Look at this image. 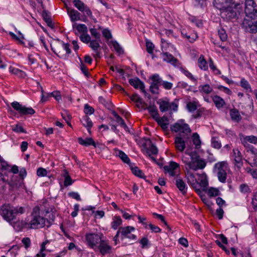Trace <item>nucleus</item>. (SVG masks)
<instances>
[{
    "mask_svg": "<svg viewBox=\"0 0 257 257\" xmlns=\"http://www.w3.org/2000/svg\"><path fill=\"white\" fill-rule=\"evenodd\" d=\"M182 161L187 168L194 171L203 169L206 165L205 161L201 158L196 151L190 152L188 149L182 155Z\"/></svg>",
    "mask_w": 257,
    "mask_h": 257,
    "instance_id": "1",
    "label": "nucleus"
},
{
    "mask_svg": "<svg viewBox=\"0 0 257 257\" xmlns=\"http://www.w3.org/2000/svg\"><path fill=\"white\" fill-rule=\"evenodd\" d=\"M26 212V208L23 206H14L11 204H3L0 209V214L7 221L12 223L17 215L23 214Z\"/></svg>",
    "mask_w": 257,
    "mask_h": 257,
    "instance_id": "2",
    "label": "nucleus"
},
{
    "mask_svg": "<svg viewBox=\"0 0 257 257\" xmlns=\"http://www.w3.org/2000/svg\"><path fill=\"white\" fill-rule=\"evenodd\" d=\"M42 215V211L39 206L33 209L30 220H29V229H38L45 226L46 219Z\"/></svg>",
    "mask_w": 257,
    "mask_h": 257,
    "instance_id": "3",
    "label": "nucleus"
},
{
    "mask_svg": "<svg viewBox=\"0 0 257 257\" xmlns=\"http://www.w3.org/2000/svg\"><path fill=\"white\" fill-rule=\"evenodd\" d=\"M172 132L178 133L177 137H181L184 138H190L191 130L187 123H185L184 120L181 119L174 123L171 126Z\"/></svg>",
    "mask_w": 257,
    "mask_h": 257,
    "instance_id": "4",
    "label": "nucleus"
},
{
    "mask_svg": "<svg viewBox=\"0 0 257 257\" xmlns=\"http://www.w3.org/2000/svg\"><path fill=\"white\" fill-rule=\"evenodd\" d=\"M242 12V6L239 3L232 1H226V19L229 20L236 19Z\"/></svg>",
    "mask_w": 257,
    "mask_h": 257,
    "instance_id": "5",
    "label": "nucleus"
},
{
    "mask_svg": "<svg viewBox=\"0 0 257 257\" xmlns=\"http://www.w3.org/2000/svg\"><path fill=\"white\" fill-rule=\"evenodd\" d=\"M242 28L247 33H257V16H246L241 23Z\"/></svg>",
    "mask_w": 257,
    "mask_h": 257,
    "instance_id": "6",
    "label": "nucleus"
},
{
    "mask_svg": "<svg viewBox=\"0 0 257 257\" xmlns=\"http://www.w3.org/2000/svg\"><path fill=\"white\" fill-rule=\"evenodd\" d=\"M135 230V229L134 227L130 226L119 227L113 238L114 240L116 242L117 238L120 234L121 239H123L125 238H128L131 239H136V236L132 233Z\"/></svg>",
    "mask_w": 257,
    "mask_h": 257,
    "instance_id": "7",
    "label": "nucleus"
},
{
    "mask_svg": "<svg viewBox=\"0 0 257 257\" xmlns=\"http://www.w3.org/2000/svg\"><path fill=\"white\" fill-rule=\"evenodd\" d=\"M53 52L58 57L66 59L71 53V50L69 48V44L61 42V45L57 46L55 48H52Z\"/></svg>",
    "mask_w": 257,
    "mask_h": 257,
    "instance_id": "8",
    "label": "nucleus"
},
{
    "mask_svg": "<svg viewBox=\"0 0 257 257\" xmlns=\"http://www.w3.org/2000/svg\"><path fill=\"white\" fill-rule=\"evenodd\" d=\"M159 105V108L161 111L165 112L168 110H173L176 111L178 109V100L175 99L172 102H169L167 100L160 99L157 101Z\"/></svg>",
    "mask_w": 257,
    "mask_h": 257,
    "instance_id": "9",
    "label": "nucleus"
},
{
    "mask_svg": "<svg viewBox=\"0 0 257 257\" xmlns=\"http://www.w3.org/2000/svg\"><path fill=\"white\" fill-rule=\"evenodd\" d=\"M244 13L245 16H257V4L254 0H245Z\"/></svg>",
    "mask_w": 257,
    "mask_h": 257,
    "instance_id": "10",
    "label": "nucleus"
},
{
    "mask_svg": "<svg viewBox=\"0 0 257 257\" xmlns=\"http://www.w3.org/2000/svg\"><path fill=\"white\" fill-rule=\"evenodd\" d=\"M150 79L151 80L150 86V91L153 94L159 93V86L161 84L162 79L158 74L152 75Z\"/></svg>",
    "mask_w": 257,
    "mask_h": 257,
    "instance_id": "11",
    "label": "nucleus"
},
{
    "mask_svg": "<svg viewBox=\"0 0 257 257\" xmlns=\"http://www.w3.org/2000/svg\"><path fill=\"white\" fill-rule=\"evenodd\" d=\"M12 107L19 112L21 115L33 114L35 111L32 107H27L17 101H14L11 103Z\"/></svg>",
    "mask_w": 257,
    "mask_h": 257,
    "instance_id": "12",
    "label": "nucleus"
},
{
    "mask_svg": "<svg viewBox=\"0 0 257 257\" xmlns=\"http://www.w3.org/2000/svg\"><path fill=\"white\" fill-rule=\"evenodd\" d=\"M101 236L97 233H87L85 239L88 246L91 248L97 246L101 240Z\"/></svg>",
    "mask_w": 257,
    "mask_h": 257,
    "instance_id": "13",
    "label": "nucleus"
},
{
    "mask_svg": "<svg viewBox=\"0 0 257 257\" xmlns=\"http://www.w3.org/2000/svg\"><path fill=\"white\" fill-rule=\"evenodd\" d=\"M73 3L74 6L85 16L92 17V13L89 8L80 0H74Z\"/></svg>",
    "mask_w": 257,
    "mask_h": 257,
    "instance_id": "14",
    "label": "nucleus"
},
{
    "mask_svg": "<svg viewBox=\"0 0 257 257\" xmlns=\"http://www.w3.org/2000/svg\"><path fill=\"white\" fill-rule=\"evenodd\" d=\"M214 171L216 173L219 180L225 182V162L222 161L216 163L214 167Z\"/></svg>",
    "mask_w": 257,
    "mask_h": 257,
    "instance_id": "15",
    "label": "nucleus"
},
{
    "mask_svg": "<svg viewBox=\"0 0 257 257\" xmlns=\"http://www.w3.org/2000/svg\"><path fill=\"white\" fill-rule=\"evenodd\" d=\"M218 35L220 38V40H214L213 41L214 45L215 46L216 50L219 52H220V50L219 49H221L223 51L225 47L224 41L225 40V30L223 29L218 30Z\"/></svg>",
    "mask_w": 257,
    "mask_h": 257,
    "instance_id": "16",
    "label": "nucleus"
},
{
    "mask_svg": "<svg viewBox=\"0 0 257 257\" xmlns=\"http://www.w3.org/2000/svg\"><path fill=\"white\" fill-rule=\"evenodd\" d=\"M190 138H184L181 137H176L174 140V145L176 150L180 152H183L186 148V142Z\"/></svg>",
    "mask_w": 257,
    "mask_h": 257,
    "instance_id": "17",
    "label": "nucleus"
},
{
    "mask_svg": "<svg viewBox=\"0 0 257 257\" xmlns=\"http://www.w3.org/2000/svg\"><path fill=\"white\" fill-rule=\"evenodd\" d=\"M166 173H168L171 176H174L176 175L177 171L179 170V165L175 162H171L169 165L164 167Z\"/></svg>",
    "mask_w": 257,
    "mask_h": 257,
    "instance_id": "18",
    "label": "nucleus"
},
{
    "mask_svg": "<svg viewBox=\"0 0 257 257\" xmlns=\"http://www.w3.org/2000/svg\"><path fill=\"white\" fill-rule=\"evenodd\" d=\"M100 39H99V40L95 39L94 40H91L90 42L89 47L95 53L93 54V56L96 59L100 58Z\"/></svg>",
    "mask_w": 257,
    "mask_h": 257,
    "instance_id": "19",
    "label": "nucleus"
},
{
    "mask_svg": "<svg viewBox=\"0 0 257 257\" xmlns=\"http://www.w3.org/2000/svg\"><path fill=\"white\" fill-rule=\"evenodd\" d=\"M12 225L18 231L22 230L23 228L29 229V220H18L12 222Z\"/></svg>",
    "mask_w": 257,
    "mask_h": 257,
    "instance_id": "20",
    "label": "nucleus"
},
{
    "mask_svg": "<svg viewBox=\"0 0 257 257\" xmlns=\"http://www.w3.org/2000/svg\"><path fill=\"white\" fill-rule=\"evenodd\" d=\"M240 140L241 142V144L245 147H248L249 146L248 142H249L253 144H257V137L254 136H243V135H242L240 137Z\"/></svg>",
    "mask_w": 257,
    "mask_h": 257,
    "instance_id": "21",
    "label": "nucleus"
},
{
    "mask_svg": "<svg viewBox=\"0 0 257 257\" xmlns=\"http://www.w3.org/2000/svg\"><path fill=\"white\" fill-rule=\"evenodd\" d=\"M161 55L164 61L171 63V64L175 66L177 65L178 63V61L172 55L167 52H165L161 54Z\"/></svg>",
    "mask_w": 257,
    "mask_h": 257,
    "instance_id": "22",
    "label": "nucleus"
},
{
    "mask_svg": "<svg viewBox=\"0 0 257 257\" xmlns=\"http://www.w3.org/2000/svg\"><path fill=\"white\" fill-rule=\"evenodd\" d=\"M175 184L179 191L183 194H185L187 190V186L185 182L180 177H177L176 179Z\"/></svg>",
    "mask_w": 257,
    "mask_h": 257,
    "instance_id": "23",
    "label": "nucleus"
},
{
    "mask_svg": "<svg viewBox=\"0 0 257 257\" xmlns=\"http://www.w3.org/2000/svg\"><path fill=\"white\" fill-rule=\"evenodd\" d=\"M67 9V12L68 15L70 18L72 22L80 20V13L74 9H70V8L66 6Z\"/></svg>",
    "mask_w": 257,
    "mask_h": 257,
    "instance_id": "24",
    "label": "nucleus"
},
{
    "mask_svg": "<svg viewBox=\"0 0 257 257\" xmlns=\"http://www.w3.org/2000/svg\"><path fill=\"white\" fill-rule=\"evenodd\" d=\"M98 248L100 253L104 255L110 252L111 246L108 245L106 241L101 240L99 243Z\"/></svg>",
    "mask_w": 257,
    "mask_h": 257,
    "instance_id": "25",
    "label": "nucleus"
},
{
    "mask_svg": "<svg viewBox=\"0 0 257 257\" xmlns=\"http://www.w3.org/2000/svg\"><path fill=\"white\" fill-rule=\"evenodd\" d=\"M158 150L157 147L151 143L149 146L146 148V154L154 161H156V159L154 157H152L151 155H156L158 154Z\"/></svg>",
    "mask_w": 257,
    "mask_h": 257,
    "instance_id": "26",
    "label": "nucleus"
},
{
    "mask_svg": "<svg viewBox=\"0 0 257 257\" xmlns=\"http://www.w3.org/2000/svg\"><path fill=\"white\" fill-rule=\"evenodd\" d=\"M130 84L136 89H140V90L145 88V84L138 78H132L129 80Z\"/></svg>",
    "mask_w": 257,
    "mask_h": 257,
    "instance_id": "27",
    "label": "nucleus"
},
{
    "mask_svg": "<svg viewBox=\"0 0 257 257\" xmlns=\"http://www.w3.org/2000/svg\"><path fill=\"white\" fill-rule=\"evenodd\" d=\"M233 157L236 164L239 165L238 167H240L242 165V159L241 154L238 149L233 150Z\"/></svg>",
    "mask_w": 257,
    "mask_h": 257,
    "instance_id": "28",
    "label": "nucleus"
},
{
    "mask_svg": "<svg viewBox=\"0 0 257 257\" xmlns=\"http://www.w3.org/2000/svg\"><path fill=\"white\" fill-rule=\"evenodd\" d=\"M215 242L223 250H225V236L223 234H215Z\"/></svg>",
    "mask_w": 257,
    "mask_h": 257,
    "instance_id": "29",
    "label": "nucleus"
},
{
    "mask_svg": "<svg viewBox=\"0 0 257 257\" xmlns=\"http://www.w3.org/2000/svg\"><path fill=\"white\" fill-rule=\"evenodd\" d=\"M156 120L163 130L166 131L167 130L169 125V119L167 117L164 116L161 118L158 117Z\"/></svg>",
    "mask_w": 257,
    "mask_h": 257,
    "instance_id": "30",
    "label": "nucleus"
},
{
    "mask_svg": "<svg viewBox=\"0 0 257 257\" xmlns=\"http://www.w3.org/2000/svg\"><path fill=\"white\" fill-rule=\"evenodd\" d=\"M230 116L231 120L236 122H239L242 118L238 110L236 109H232L230 110Z\"/></svg>",
    "mask_w": 257,
    "mask_h": 257,
    "instance_id": "31",
    "label": "nucleus"
},
{
    "mask_svg": "<svg viewBox=\"0 0 257 257\" xmlns=\"http://www.w3.org/2000/svg\"><path fill=\"white\" fill-rule=\"evenodd\" d=\"M78 142L80 145L83 146H88L92 145L94 147H96V144L95 142L91 138H87L85 140H84L81 138H79L78 139Z\"/></svg>",
    "mask_w": 257,
    "mask_h": 257,
    "instance_id": "32",
    "label": "nucleus"
},
{
    "mask_svg": "<svg viewBox=\"0 0 257 257\" xmlns=\"http://www.w3.org/2000/svg\"><path fill=\"white\" fill-rule=\"evenodd\" d=\"M81 122L83 126L86 127L88 132L90 133V128L92 127L93 123L90 118L87 115L83 116L81 119Z\"/></svg>",
    "mask_w": 257,
    "mask_h": 257,
    "instance_id": "33",
    "label": "nucleus"
},
{
    "mask_svg": "<svg viewBox=\"0 0 257 257\" xmlns=\"http://www.w3.org/2000/svg\"><path fill=\"white\" fill-rule=\"evenodd\" d=\"M113 116L115 117L116 121L121 126L123 127L125 131H127L128 129L127 126L124 122V120L115 111L112 112Z\"/></svg>",
    "mask_w": 257,
    "mask_h": 257,
    "instance_id": "34",
    "label": "nucleus"
},
{
    "mask_svg": "<svg viewBox=\"0 0 257 257\" xmlns=\"http://www.w3.org/2000/svg\"><path fill=\"white\" fill-rule=\"evenodd\" d=\"M115 155L119 157L123 162L128 164H130V159L123 152L120 150H115Z\"/></svg>",
    "mask_w": 257,
    "mask_h": 257,
    "instance_id": "35",
    "label": "nucleus"
},
{
    "mask_svg": "<svg viewBox=\"0 0 257 257\" xmlns=\"http://www.w3.org/2000/svg\"><path fill=\"white\" fill-rule=\"evenodd\" d=\"M111 45L114 48L115 51L118 53L119 55H121L123 54L124 51L122 48L120 46V45L118 44V43L115 40L111 41L110 42Z\"/></svg>",
    "mask_w": 257,
    "mask_h": 257,
    "instance_id": "36",
    "label": "nucleus"
},
{
    "mask_svg": "<svg viewBox=\"0 0 257 257\" xmlns=\"http://www.w3.org/2000/svg\"><path fill=\"white\" fill-rule=\"evenodd\" d=\"M199 92L205 94H209L213 91V88L209 84L201 85L198 87Z\"/></svg>",
    "mask_w": 257,
    "mask_h": 257,
    "instance_id": "37",
    "label": "nucleus"
},
{
    "mask_svg": "<svg viewBox=\"0 0 257 257\" xmlns=\"http://www.w3.org/2000/svg\"><path fill=\"white\" fill-rule=\"evenodd\" d=\"M152 116L155 119L159 117L157 108L155 105H150L147 108Z\"/></svg>",
    "mask_w": 257,
    "mask_h": 257,
    "instance_id": "38",
    "label": "nucleus"
},
{
    "mask_svg": "<svg viewBox=\"0 0 257 257\" xmlns=\"http://www.w3.org/2000/svg\"><path fill=\"white\" fill-rule=\"evenodd\" d=\"M198 64L199 68L202 70H206L208 69L207 62L203 55H201L198 58Z\"/></svg>",
    "mask_w": 257,
    "mask_h": 257,
    "instance_id": "39",
    "label": "nucleus"
},
{
    "mask_svg": "<svg viewBox=\"0 0 257 257\" xmlns=\"http://www.w3.org/2000/svg\"><path fill=\"white\" fill-rule=\"evenodd\" d=\"M199 106V102L197 100L189 101L187 104V108L190 112L194 111Z\"/></svg>",
    "mask_w": 257,
    "mask_h": 257,
    "instance_id": "40",
    "label": "nucleus"
},
{
    "mask_svg": "<svg viewBox=\"0 0 257 257\" xmlns=\"http://www.w3.org/2000/svg\"><path fill=\"white\" fill-rule=\"evenodd\" d=\"M225 0H214V6L222 13L225 10Z\"/></svg>",
    "mask_w": 257,
    "mask_h": 257,
    "instance_id": "41",
    "label": "nucleus"
},
{
    "mask_svg": "<svg viewBox=\"0 0 257 257\" xmlns=\"http://www.w3.org/2000/svg\"><path fill=\"white\" fill-rule=\"evenodd\" d=\"M212 99L216 106L218 108L222 107L224 104V100L217 95L213 96Z\"/></svg>",
    "mask_w": 257,
    "mask_h": 257,
    "instance_id": "42",
    "label": "nucleus"
},
{
    "mask_svg": "<svg viewBox=\"0 0 257 257\" xmlns=\"http://www.w3.org/2000/svg\"><path fill=\"white\" fill-rule=\"evenodd\" d=\"M207 192L210 197H216L220 194L219 190L213 187L209 188Z\"/></svg>",
    "mask_w": 257,
    "mask_h": 257,
    "instance_id": "43",
    "label": "nucleus"
},
{
    "mask_svg": "<svg viewBox=\"0 0 257 257\" xmlns=\"http://www.w3.org/2000/svg\"><path fill=\"white\" fill-rule=\"evenodd\" d=\"M121 223L122 220L119 216H114L111 222V227L114 229H116Z\"/></svg>",
    "mask_w": 257,
    "mask_h": 257,
    "instance_id": "44",
    "label": "nucleus"
},
{
    "mask_svg": "<svg viewBox=\"0 0 257 257\" xmlns=\"http://www.w3.org/2000/svg\"><path fill=\"white\" fill-rule=\"evenodd\" d=\"M240 83V86L244 89H245L246 91L248 92H252L250 84H249L248 82L244 78H242L241 79Z\"/></svg>",
    "mask_w": 257,
    "mask_h": 257,
    "instance_id": "45",
    "label": "nucleus"
},
{
    "mask_svg": "<svg viewBox=\"0 0 257 257\" xmlns=\"http://www.w3.org/2000/svg\"><path fill=\"white\" fill-rule=\"evenodd\" d=\"M132 171L133 173L136 175V176H138L141 178H145V176L144 174L143 173V172L139 169L137 167H132L130 165Z\"/></svg>",
    "mask_w": 257,
    "mask_h": 257,
    "instance_id": "46",
    "label": "nucleus"
},
{
    "mask_svg": "<svg viewBox=\"0 0 257 257\" xmlns=\"http://www.w3.org/2000/svg\"><path fill=\"white\" fill-rule=\"evenodd\" d=\"M180 70L181 72L188 78L195 83H197V79L195 78L190 72L182 67L180 68Z\"/></svg>",
    "mask_w": 257,
    "mask_h": 257,
    "instance_id": "47",
    "label": "nucleus"
},
{
    "mask_svg": "<svg viewBox=\"0 0 257 257\" xmlns=\"http://www.w3.org/2000/svg\"><path fill=\"white\" fill-rule=\"evenodd\" d=\"M95 209L94 207L92 206H88L86 210H92V212L94 214L95 217H97L98 216L99 218H102L104 215V212L102 210L101 211H94V209Z\"/></svg>",
    "mask_w": 257,
    "mask_h": 257,
    "instance_id": "48",
    "label": "nucleus"
},
{
    "mask_svg": "<svg viewBox=\"0 0 257 257\" xmlns=\"http://www.w3.org/2000/svg\"><path fill=\"white\" fill-rule=\"evenodd\" d=\"M181 34L183 37L186 38L187 40L191 43L194 42L197 38V36L196 35H193L192 37H191L190 35H188L184 30H183L181 32Z\"/></svg>",
    "mask_w": 257,
    "mask_h": 257,
    "instance_id": "49",
    "label": "nucleus"
},
{
    "mask_svg": "<svg viewBox=\"0 0 257 257\" xmlns=\"http://www.w3.org/2000/svg\"><path fill=\"white\" fill-rule=\"evenodd\" d=\"M192 141L194 145H195L196 148H198L201 145V141L198 134L194 133L192 135Z\"/></svg>",
    "mask_w": 257,
    "mask_h": 257,
    "instance_id": "50",
    "label": "nucleus"
},
{
    "mask_svg": "<svg viewBox=\"0 0 257 257\" xmlns=\"http://www.w3.org/2000/svg\"><path fill=\"white\" fill-rule=\"evenodd\" d=\"M252 161L250 162L248 159L245 160V161L249 164L251 167H255L257 170V154H253Z\"/></svg>",
    "mask_w": 257,
    "mask_h": 257,
    "instance_id": "51",
    "label": "nucleus"
},
{
    "mask_svg": "<svg viewBox=\"0 0 257 257\" xmlns=\"http://www.w3.org/2000/svg\"><path fill=\"white\" fill-rule=\"evenodd\" d=\"M228 175V177L229 178L228 179V186L229 188L230 191H232L233 190V186L230 184V182L232 181V179H233V177L231 176V173L230 170H227V167H226V179L227 178V175Z\"/></svg>",
    "mask_w": 257,
    "mask_h": 257,
    "instance_id": "52",
    "label": "nucleus"
},
{
    "mask_svg": "<svg viewBox=\"0 0 257 257\" xmlns=\"http://www.w3.org/2000/svg\"><path fill=\"white\" fill-rule=\"evenodd\" d=\"M76 30L82 34L87 33V28L84 24H78L76 26Z\"/></svg>",
    "mask_w": 257,
    "mask_h": 257,
    "instance_id": "53",
    "label": "nucleus"
},
{
    "mask_svg": "<svg viewBox=\"0 0 257 257\" xmlns=\"http://www.w3.org/2000/svg\"><path fill=\"white\" fill-rule=\"evenodd\" d=\"M80 39L83 43L88 44L91 41V38L87 33L82 34L80 36Z\"/></svg>",
    "mask_w": 257,
    "mask_h": 257,
    "instance_id": "54",
    "label": "nucleus"
},
{
    "mask_svg": "<svg viewBox=\"0 0 257 257\" xmlns=\"http://www.w3.org/2000/svg\"><path fill=\"white\" fill-rule=\"evenodd\" d=\"M146 46L147 52L150 54H153L154 49V45L150 41L147 40L146 42Z\"/></svg>",
    "mask_w": 257,
    "mask_h": 257,
    "instance_id": "55",
    "label": "nucleus"
},
{
    "mask_svg": "<svg viewBox=\"0 0 257 257\" xmlns=\"http://www.w3.org/2000/svg\"><path fill=\"white\" fill-rule=\"evenodd\" d=\"M48 172L46 169L40 167L37 169V175L39 177H45L47 175Z\"/></svg>",
    "mask_w": 257,
    "mask_h": 257,
    "instance_id": "56",
    "label": "nucleus"
},
{
    "mask_svg": "<svg viewBox=\"0 0 257 257\" xmlns=\"http://www.w3.org/2000/svg\"><path fill=\"white\" fill-rule=\"evenodd\" d=\"M84 111L86 114H92L94 111V109L88 104L84 105Z\"/></svg>",
    "mask_w": 257,
    "mask_h": 257,
    "instance_id": "57",
    "label": "nucleus"
},
{
    "mask_svg": "<svg viewBox=\"0 0 257 257\" xmlns=\"http://www.w3.org/2000/svg\"><path fill=\"white\" fill-rule=\"evenodd\" d=\"M212 146L215 149L220 148L221 145V143L218 141L216 138H213L211 140Z\"/></svg>",
    "mask_w": 257,
    "mask_h": 257,
    "instance_id": "58",
    "label": "nucleus"
},
{
    "mask_svg": "<svg viewBox=\"0 0 257 257\" xmlns=\"http://www.w3.org/2000/svg\"><path fill=\"white\" fill-rule=\"evenodd\" d=\"M130 98L134 102H138L140 104H143V103L142 99L137 94H133Z\"/></svg>",
    "mask_w": 257,
    "mask_h": 257,
    "instance_id": "59",
    "label": "nucleus"
},
{
    "mask_svg": "<svg viewBox=\"0 0 257 257\" xmlns=\"http://www.w3.org/2000/svg\"><path fill=\"white\" fill-rule=\"evenodd\" d=\"M90 32L92 36L95 38V39H100V35L99 33L97 32V30L95 28H91L90 29Z\"/></svg>",
    "mask_w": 257,
    "mask_h": 257,
    "instance_id": "60",
    "label": "nucleus"
},
{
    "mask_svg": "<svg viewBox=\"0 0 257 257\" xmlns=\"http://www.w3.org/2000/svg\"><path fill=\"white\" fill-rule=\"evenodd\" d=\"M22 242L25 246V248H28L31 244V239L29 237H24L22 239Z\"/></svg>",
    "mask_w": 257,
    "mask_h": 257,
    "instance_id": "61",
    "label": "nucleus"
},
{
    "mask_svg": "<svg viewBox=\"0 0 257 257\" xmlns=\"http://www.w3.org/2000/svg\"><path fill=\"white\" fill-rule=\"evenodd\" d=\"M102 35L107 40H109L112 38V35L110 31L107 29H105L102 31Z\"/></svg>",
    "mask_w": 257,
    "mask_h": 257,
    "instance_id": "62",
    "label": "nucleus"
},
{
    "mask_svg": "<svg viewBox=\"0 0 257 257\" xmlns=\"http://www.w3.org/2000/svg\"><path fill=\"white\" fill-rule=\"evenodd\" d=\"M161 85L167 90H170L172 89L173 87V84L172 83L166 81L162 80Z\"/></svg>",
    "mask_w": 257,
    "mask_h": 257,
    "instance_id": "63",
    "label": "nucleus"
},
{
    "mask_svg": "<svg viewBox=\"0 0 257 257\" xmlns=\"http://www.w3.org/2000/svg\"><path fill=\"white\" fill-rule=\"evenodd\" d=\"M247 173H249L254 179H257V171L251 169L249 167H247L245 169Z\"/></svg>",
    "mask_w": 257,
    "mask_h": 257,
    "instance_id": "64",
    "label": "nucleus"
}]
</instances>
